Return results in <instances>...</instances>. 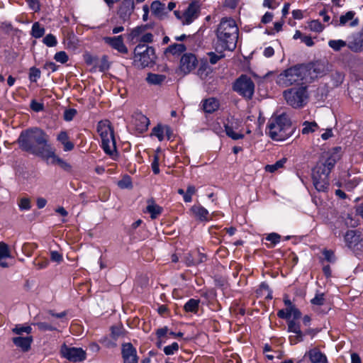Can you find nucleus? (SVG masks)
Instances as JSON below:
<instances>
[{
	"instance_id": "14",
	"label": "nucleus",
	"mask_w": 363,
	"mask_h": 363,
	"mask_svg": "<svg viewBox=\"0 0 363 363\" xmlns=\"http://www.w3.org/2000/svg\"><path fill=\"white\" fill-rule=\"evenodd\" d=\"M344 239L346 245L352 250H357L363 247V239L356 230H350L347 231Z\"/></svg>"
},
{
	"instance_id": "6",
	"label": "nucleus",
	"mask_w": 363,
	"mask_h": 363,
	"mask_svg": "<svg viewBox=\"0 0 363 363\" xmlns=\"http://www.w3.org/2000/svg\"><path fill=\"white\" fill-rule=\"evenodd\" d=\"M155 59V52L152 47L138 44L134 50L133 62L139 67L152 65Z\"/></svg>"
},
{
	"instance_id": "54",
	"label": "nucleus",
	"mask_w": 363,
	"mask_h": 363,
	"mask_svg": "<svg viewBox=\"0 0 363 363\" xmlns=\"http://www.w3.org/2000/svg\"><path fill=\"white\" fill-rule=\"evenodd\" d=\"M50 259L52 262L60 264L62 262L63 257H62V255L57 251H51L50 252Z\"/></svg>"
},
{
	"instance_id": "48",
	"label": "nucleus",
	"mask_w": 363,
	"mask_h": 363,
	"mask_svg": "<svg viewBox=\"0 0 363 363\" xmlns=\"http://www.w3.org/2000/svg\"><path fill=\"white\" fill-rule=\"evenodd\" d=\"M40 77V71L36 67H31L29 72V78L31 82H36Z\"/></svg>"
},
{
	"instance_id": "43",
	"label": "nucleus",
	"mask_w": 363,
	"mask_h": 363,
	"mask_svg": "<svg viewBox=\"0 0 363 363\" xmlns=\"http://www.w3.org/2000/svg\"><path fill=\"white\" fill-rule=\"evenodd\" d=\"M11 253L9 249V246L4 242H0V259L10 257Z\"/></svg>"
},
{
	"instance_id": "26",
	"label": "nucleus",
	"mask_w": 363,
	"mask_h": 363,
	"mask_svg": "<svg viewBox=\"0 0 363 363\" xmlns=\"http://www.w3.org/2000/svg\"><path fill=\"white\" fill-rule=\"evenodd\" d=\"M337 160V158L336 155H331L327 158L324 162L318 163L315 167L329 176L331 170L335 167Z\"/></svg>"
},
{
	"instance_id": "52",
	"label": "nucleus",
	"mask_w": 363,
	"mask_h": 363,
	"mask_svg": "<svg viewBox=\"0 0 363 363\" xmlns=\"http://www.w3.org/2000/svg\"><path fill=\"white\" fill-rule=\"evenodd\" d=\"M280 238L281 237L279 234L272 233L267 236L266 240L272 242L271 247H274L276 244L279 242Z\"/></svg>"
},
{
	"instance_id": "50",
	"label": "nucleus",
	"mask_w": 363,
	"mask_h": 363,
	"mask_svg": "<svg viewBox=\"0 0 363 363\" xmlns=\"http://www.w3.org/2000/svg\"><path fill=\"white\" fill-rule=\"evenodd\" d=\"M18 206L21 210H29L31 208L30 200L28 198H22L20 199Z\"/></svg>"
},
{
	"instance_id": "46",
	"label": "nucleus",
	"mask_w": 363,
	"mask_h": 363,
	"mask_svg": "<svg viewBox=\"0 0 363 363\" xmlns=\"http://www.w3.org/2000/svg\"><path fill=\"white\" fill-rule=\"evenodd\" d=\"M33 264L37 269H43L48 267L49 265V261L47 259H35L33 261Z\"/></svg>"
},
{
	"instance_id": "39",
	"label": "nucleus",
	"mask_w": 363,
	"mask_h": 363,
	"mask_svg": "<svg viewBox=\"0 0 363 363\" xmlns=\"http://www.w3.org/2000/svg\"><path fill=\"white\" fill-rule=\"evenodd\" d=\"M328 45L334 51L337 52L341 50L345 46H347V44L342 40H330L328 42Z\"/></svg>"
},
{
	"instance_id": "45",
	"label": "nucleus",
	"mask_w": 363,
	"mask_h": 363,
	"mask_svg": "<svg viewBox=\"0 0 363 363\" xmlns=\"http://www.w3.org/2000/svg\"><path fill=\"white\" fill-rule=\"evenodd\" d=\"M43 42L48 47H54L57 45V40L52 34H48L43 38Z\"/></svg>"
},
{
	"instance_id": "37",
	"label": "nucleus",
	"mask_w": 363,
	"mask_h": 363,
	"mask_svg": "<svg viewBox=\"0 0 363 363\" xmlns=\"http://www.w3.org/2000/svg\"><path fill=\"white\" fill-rule=\"evenodd\" d=\"M200 301L191 298L184 305V308L186 312L196 313L199 310Z\"/></svg>"
},
{
	"instance_id": "1",
	"label": "nucleus",
	"mask_w": 363,
	"mask_h": 363,
	"mask_svg": "<svg viewBox=\"0 0 363 363\" xmlns=\"http://www.w3.org/2000/svg\"><path fill=\"white\" fill-rule=\"evenodd\" d=\"M19 147L25 152L40 156L46 160L64 164V161L55 154V149L49 143L48 135L39 128H30L23 130L18 140Z\"/></svg>"
},
{
	"instance_id": "41",
	"label": "nucleus",
	"mask_w": 363,
	"mask_h": 363,
	"mask_svg": "<svg viewBox=\"0 0 363 363\" xmlns=\"http://www.w3.org/2000/svg\"><path fill=\"white\" fill-rule=\"evenodd\" d=\"M308 29L315 33H320L325 26L318 20H313L308 22Z\"/></svg>"
},
{
	"instance_id": "18",
	"label": "nucleus",
	"mask_w": 363,
	"mask_h": 363,
	"mask_svg": "<svg viewBox=\"0 0 363 363\" xmlns=\"http://www.w3.org/2000/svg\"><path fill=\"white\" fill-rule=\"evenodd\" d=\"M355 12L353 11H347L345 14L340 16L339 21L333 20L332 24L335 26H345L349 25L351 27H354L358 25L359 19L355 17Z\"/></svg>"
},
{
	"instance_id": "53",
	"label": "nucleus",
	"mask_w": 363,
	"mask_h": 363,
	"mask_svg": "<svg viewBox=\"0 0 363 363\" xmlns=\"http://www.w3.org/2000/svg\"><path fill=\"white\" fill-rule=\"evenodd\" d=\"M295 335H291L289 337V341L291 345H296L299 342H301L303 340V333L301 331L299 333H294Z\"/></svg>"
},
{
	"instance_id": "16",
	"label": "nucleus",
	"mask_w": 363,
	"mask_h": 363,
	"mask_svg": "<svg viewBox=\"0 0 363 363\" xmlns=\"http://www.w3.org/2000/svg\"><path fill=\"white\" fill-rule=\"evenodd\" d=\"M306 69V77L308 82L318 77L323 76L326 72V68L324 63L315 62L311 65H305Z\"/></svg>"
},
{
	"instance_id": "19",
	"label": "nucleus",
	"mask_w": 363,
	"mask_h": 363,
	"mask_svg": "<svg viewBox=\"0 0 363 363\" xmlns=\"http://www.w3.org/2000/svg\"><path fill=\"white\" fill-rule=\"evenodd\" d=\"M284 303L286 306L285 309H282L278 311L277 315L279 318H289L290 315H293L295 319H300L301 317V313L292 304L289 299H284Z\"/></svg>"
},
{
	"instance_id": "5",
	"label": "nucleus",
	"mask_w": 363,
	"mask_h": 363,
	"mask_svg": "<svg viewBox=\"0 0 363 363\" xmlns=\"http://www.w3.org/2000/svg\"><path fill=\"white\" fill-rule=\"evenodd\" d=\"M97 131L101 139V147L104 152L113 160H117L116 141L113 130L109 121H101L98 123Z\"/></svg>"
},
{
	"instance_id": "64",
	"label": "nucleus",
	"mask_w": 363,
	"mask_h": 363,
	"mask_svg": "<svg viewBox=\"0 0 363 363\" xmlns=\"http://www.w3.org/2000/svg\"><path fill=\"white\" fill-rule=\"evenodd\" d=\"M273 15L272 13L267 12L262 18L263 23H268L272 21Z\"/></svg>"
},
{
	"instance_id": "22",
	"label": "nucleus",
	"mask_w": 363,
	"mask_h": 363,
	"mask_svg": "<svg viewBox=\"0 0 363 363\" xmlns=\"http://www.w3.org/2000/svg\"><path fill=\"white\" fill-rule=\"evenodd\" d=\"M122 354L125 363H136L138 361L136 350L130 343L123 345Z\"/></svg>"
},
{
	"instance_id": "12",
	"label": "nucleus",
	"mask_w": 363,
	"mask_h": 363,
	"mask_svg": "<svg viewBox=\"0 0 363 363\" xmlns=\"http://www.w3.org/2000/svg\"><path fill=\"white\" fill-rule=\"evenodd\" d=\"M60 352L64 357L71 362H82L86 359V352L81 347H68L64 345Z\"/></svg>"
},
{
	"instance_id": "58",
	"label": "nucleus",
	"mask_w": 363,
	"mask_h": 363,
	"mask_svg": "<svg viewBox=\"0 0 363 363\" xmlns=\"http://www.w3.org/2000/svg\"><path fill=\"white\" fill-rule=\"evenodd\" d=\"M29 5V7L35 12L40 9V6L38 0H26Z\"/></svg>"
},
{
	"instance_id": "28",
	"label": "nucleus",
	"mask_w": 363,
	"mask_h": 363,
	"mask_svg": "<svg viewBox=\"0 0 363 363\" xmlns=\"http://www.w3.org/2000/svg\"><path fill=\"white\" fill-rule=\"evenodd\" d=\"M32 342L33 337L30 335L27 337L19 336L13 338L14 345L23 351H28L30 349Z\"/></svg>"
},
{
	"instance_id": "47",
	"label": "nucleus",
	"mask_w": 363,
	"mask_h": 363,
	"mask_svg": "<svg viewBox=\"0 0 363 363\" xmlns=\"http://www.w3.org/2000/svg\"><path fill=\"white\" fill-rule=\"evenodd\" d=\"M208 55L209 56V61L212 65L216 64L220 59L224 57V55L221 52L219 54L210 52L208 53Z\"/></svg>"
},
{
	"instance_id": "40",
	"label": "nucleus",
	"mask_w": 363,
	"mask_h": 363,
	"mask_svg": "<svg viewBox=\"0 0 363 363\" xmlns=\"http://www.w3.org/2000/svg\"><path fill=\"white\" fill-rule=\"evenodd\" d=\"M12 332L16 335H21L23 333L29 335L32 332V328L30 325H16L13 329Z\"/></svg>"
},
{
	"instance_id": "21",
	"label": "nucleus",
	"mask_w": 363,
	"mask_h": 363,
	"mask_svg": "<svg viewBox=\"0 0 363 363\" xmlns=\"http://www.w3.org/2000/svg\"><path fill=\"white\" fill-rule=\"evenodd\" d=\"M132 123L135 130L139 133H142L147 130L149 119L142 113H136L133 116Z\"/></svg>"
},
{
	"instance_id": "33",
	"label": "nucleus",
	"mask_w": 363,
	"mask_h": 363,
	"mask_svg": "<svg viewBox=\"0 0 363 363\" xmlns=\"http://www.w3.org/2000/svg\"><path fill=\"white\" fill-rule=\"evenodd\" d=\"M319 128L318 125L316 122L312 121H304L303 123V128L301 130L302 134L307 135L309 133H314L315 131L318 130Z\"/></svg>"
},
{
	"instance_id": "13",
	"label": "nucleus",
	"mask_w": 363,
	"mask_h": 363,
	"mask_svg": "<svg viewBox=\"0 0 363 363\" xmlns=\"http://www.w3.org/2000/svg\"><path fill=\"white\" fill-rule=\"evenodd\" d=\"M312 178L313 185L318 191H325L328 189L329 186L328 175L315 167L313 169Z\"/></svg>"
},
{
	"instance_id": "17",
	"label": "nucleus",
	"mask_w": 363,
	"mask_h": 363,
	"mask_svg": "<svg viewBox=\"0 0 363 363\" xmlns=\"http://www.w3.org/2000/svg\"><path fill=\"white\" fill-rule=\"evenodd\" d=\"M303 362L310 361L311 363H327L326 355L318 347L311 348L307 351L302 359Z\"/></svg>"
},
{
	"instance_id": "25",
	"label": "nucleus",
	"mask_w": 363,
	"mask_h": 363,
	"mask_svg": "<svg viewBox=\"0 0 363 363\" xmlns=\"http://www.w3.org/2000/svg\"><path fill=\"white\" fill-rule=\"evenodd\" d=\"M150 10L152 14L159 19H162L167 13L165 4L161 3L160 1H152L150 5Z\"/></svg>"
},
{
	"instance_id": "30",
	"label": "nucleus",
	"mask_w": 363,
	"mask_h": 363,
	"mask_svg": "<svg viewBox=\"0 0 363 363\" xmlns=\"http://www.w3.org/2000/svg\"><path fill=\"white\" fill-rule=\"evenodd\" d=\"M57 140L63 145L65 151H70L74 148V144L69 140V136L66 131H61L58 134Z\"/></svg>"
},
{
	"instance_id": "55",
	"label": "nucleus",
	"mask_w": 363,
	"mask_h": 363,
	"mask_svg": "<svg viewBox=\"0 0 363 363\" xmlns=\"http://www.w3.org/2000/svg\"><path fill=\"white\" fill-rule=\"evenodd\" d=\"M151 167L154 174H157L160 173L159 157L157 155H155L153 156V160L152 162Z\"/></svg>"
},
{
	"instance_id": "57",
	"label": "nucleus",
	"mask_w": 363,
	"mask_h": 363,
	"mask_svg": "<svg viewBox=\"0 0 363 363\" xmlns=\"http://www.w3.org/2000/svg\"><path fill=\"white\" fill-rule=\"evenodd\" d=\"M279 5V2L277 0H264L263 2V6L264 7L272 9H276Z\"/></svg>"
},
{
	"instance_id": "36",
	"label": "nucleus",
	"mask_w": 363,
	"mask_h": 363,
	"mask_svg": "<svg viewBox=\"0 0 363 363\" xmlns=\"http://www.w3.org/2000/svg\"><path fill=\"white\" fill-rule=\"evenodd\" d=\"M286 162V159L282 158V159L278 160L277 162H276L273 164L266 165L264 167V169L266 172H268L270 173H274V172L278 171L279 169L283 168Z\"/></svg>"
},
{
	"instance_id": "42",
	"label": "nucleus",
	"mask_w": 363,
	"mask_h": 363,
	"mask_svg": "<svg viewBox=\"0 0 363 363\" xmlns=\"http://www.w3.org/2000/svg\"><path fill=\"white\" fill-rule=\"evenodd\" d=\"M264 354L267 361H273L275 359H279L280 354L276 351H272L268 345L264 348Z\"/></svg>"
},
{
	"instance_id": "3",
	"label": "nucleus",
	"mask_w": 363,
	"mask_h": 363,
	"mask_svg": "<svg viewBox=\"0 0 363 363\" xmlns=\"http://www.w3.org/2000/svg\"><path fill=\"white\" fill-rule=\"evenodd\" d=\"M218 45L221 50H233L236 48L238 38V28L235 21L230 18L221 19L216 30Z\"/></svg>"
},
{
	"instance_id": "20",
	"label": "nucleus",
	"mask_w": 363,
	"mask_h": 363,
	"mask_svg": "<svg viewBox=\"0 0 363 363\" xmlns=\"http://www.w3.org/2000/svg\"><path fill=\"white\" fill-rule=\"evenodd\" d=\"M104 41L109 45L111 48L116 50L121 53H128V48L123 43V38L122 35L116 37H104Z\"/></svg>"
},
{
	"instance_id": "34",
	"label": "nucleus",
	"mask_w": 363,
	"mask_h": 363,
	"mask_svg": "<svg viewBox=\"0 0 363 363\" xmlns=\"http://www.w3.org/2000/svg\"><path fill=\"white\" fill-rule=\"evenodd\" d=\"M45 28L39 22H35L31 28L30 35L35 38H40L45 34Z\"/></svg>"
},
{
	"instance_id": "15",
	"label": "nucleus",
	"mask_w": 363,
	"mask_h": 363,
	"mask_svg": "<svg viewBox=\"0 0 363 363\" xmlns=\"http://www.w3.org/2000/svg\"><path fill=\"white\" fill-rule=\"evenodd\" d=\"M198 64V60L195 55L192 53H185L180 60L179 69L182 72L186 74L195 69Z\"/></svg>"
},
{
	"instance_id": "11",
	"label": "nucleus",
	"mask_w": 363,
	"mask_h": 363,
	"mask_svg": "<svg viewBox=\"0 0 363 363\" xmlns=\"http://www.w3.org/2000/svg\"><path fill=\"white\" fill-rule=\"evenodd\" d=\"M241 123V121L234 116L228 117L224 125L227 135L233 140L242 139L244 134L240 129Z\"/></svg>"
},
{
	"instance_id": "10",
	"label": "nucleus",
	"mask_w": 363,
	"mask_h": 363,
	"mask_svg": "<svg viewBox=\"0 0 363 363\" xmlns=\"http://www.w3.org/2000/svg\"><path fill=\"white\" fill-rule=\"evenodd\" d=\"M147 26L143 25L133 28L129 34V38L131 41L138 44L142 43H151L153 42L154 36L150 33L147 32Z\"/></svg>"
},
{
	"instance_id": "56",
	"label": "nucleus",
	"mask_w": 363,
	"mask_h": 363,
	"mask_svg": "<svg viewBox=\"0 0 363 363\" xmlns=\"http://www.w3.org/2000/svg\"><path fill=\"white\" fill-rule=\"evenodd\" d=\"M323 254L325 257V259L329 262H334L335 260V255L333 251L324 250Z\"/></svg>"
},
{
	"instance_id": "32",
	"label": "nucleus",
	"mask_w": 363,
	"mask_h": 363,
	"mask_svg": "<svg viewBox=\"0 0 363 363\" xmlns=\"http://www.w3.org/2000/svg\"><path fill=\"white\" fill-rule=\"evenodd\" d=\"M166 78L167 77L164 74L149 73L146 80L150 84L159 85L163 83Z\"/></svg>"
},
{
	"instance_id": "44",
	"label": "nucleus",
	"mask_w": 363,
	"mask_h": 363,
	"mask_svg": "<svg viewBox=\"0 0 363 363\" xmlns=\"http://www.w3.org/2000/svg\"><path fill=\"white\" fill-rule=\"evenodd\" d=\"M33 324L37 325L40 331H52L57 330V328L55 326L45 322H38Z\"/></svg>"
},
{
	"instance_id": "61",
	"label": "nucleus",
	"mask_w": 363,
	"mask_h": 363,
	"mask_svg": "<svg viewBox=\"0 0 363 363\" xmlns=\"http://www.w3.org/2000/svg\"><path fill=\"white\" fill-rule=\"evenodd\" d=\"M75 114L76 111L74 109L67 110L65 112V119L67 121H69L73 118Z\"/></svg>"
},
{
	"instance_id": "9",
	"label": "nucleus",
	"mask_w": 363,
	"mask_h": 363,
	"mask_svg": "<svg viewBox=\"0 0 363 363\" xmlns=\"http://www.w3.org/2000/svg\"><path fill=\"white\" fill-rule=\"evenodd\" d=\"M200 9V3L198 1H194L189 4L188 8L182 14L179 11H175L174 15L182 21L184 25H189L199 17Z\"/></svg>"
},
{
	"instance_id": "59",
	"label": "nucleus",
	"mask_w": 363,
	"mask_h": 363,
	"mask_svg": "<svg viewBox=\"0 0 363 363\" xmlns=\"http://www.w3.org/2000/svg\"><path fill=\"white\" fill-rule=\"evenodd\" d=\"M325 301L324 295L317 294L312 300L311 303L314 305L322 306L323 305Z\"/></svg>"
},
{
	"instance_id": "27",
	"label": "nucleus",
	"mask_w": 363,
	"mask_h": 363,
	"mask_svg": "<svg viewBox=\"0 0 363 363\" xmlns=\"http://www.w3.org/2000/svg\"><path fill=\"white\" fill-rule=\"evenodd\" d=\"M190 211L193 216L200 221H208L210 219L208 211L201 205L193 206Z\"/></svg>"
},
{
	"instance_id": "35",
	"label": "nucleus",
	"mask_w": 363,
	"mask_h": 363,
	"mask_svg": "<svg viewBox=\"0 0 363 363\" xmlns=\"http://www.w3.org/2000/svg\"><path fill=\"white\" fill-rule=\"evenodd\" d=\"M186 50V47L184 44H172L167 49L166 53H171L173 55H179Z\"/></svg>"
},
{
	"instance_id": "2",
	"label": "nucleus",
	"mask_w": 363,
	"mask_h": 363,
	"mask_svg": "<svg viewBox=\"0 0 363 363\" xmlns=\"http://www.w3.org/2000/svg\"><path fill=\"white\" fill-rule=\"evenodd\" d=\"M294 132L291 119L286 113L273 115L267 122L266 134L273 140H286Z\"/></svg>"
},
{
	"instance_id": "7",
	"label": "nucleus",
	"mask_w": 363,
	"mask_h": 363,
	"mask_svg": "<svg viewBox=\"0 0 363 363\" xmlns=\"http://www.w3.org/2000/svg\"><path fill=\"white\" fill-rule=\"evenodd\" d=\"M286 103L294 108L303 107L307 102L308 93L306 86L301 85L298 88L287 89L283 93Z\"/></svg>"
},
{
	"instance_id": "51",
	"label": "nucleus",
	"mask_w": 363,
	"mask_h": 363,
	"mask_svg": "<svg viewBox=\"0 0 363 363\" xmlns=\"http://www.w3.org/2000/svg\"><path fill=\"white\" fill-rule=\"evenodd\" d=\"M179 349V345L177 342H173L172 345L166 346L164 348V352L167 354H173Z\"/></svg>"
},
{
	"instance_id": "23",
	"label": "nucleus",
	"mask_w": 363,
	"mask_h": 363,
	"mask_svg": "<svg viewBox=\"0 0 363 363\" xmlns=\"http://www.w3.org/2000/svg\"><path fill=\"white\" fill-rule=\"evenodd\" d=\"M347 47L352 52H359L363 50V33L359 32L353 35L352 40L349 42Z\"/></svg>"
},
{
	"instance_id": "24",
	"label": "nucleus",
	"mask_w": 363,
	"mask_h": 363,
	"mask_svg": "<svg viewBox=\"0 0 363 363\" xmlns=\"http://www.w3.org/2000/svg\"><path fill=\"white\" fill-rule=\"evenodd\" d=\"M220 107L219 101L213 97L206 99L201 101V108L206 113H212Z\"/></svg>"
},
{
	"instance_id": "38",
	"label": "nucleus",
	"mask_w": 363,
	"mask_h": 363,
	"mask_svg": "<svg viewBox=\"0 0 363 363\" xmlns=\"http://www.w3.org/2000/svg\"><path fill=\"white\" fill-rule=\"evenodd\" d=\"M170 128L169 126H161L158 125L154 128L152 134L158 138L160 141L163 140L165 138L164 132H169Z\"/></svg>"
},
{
	"instance_id": "31",
	"label": "nucleus",
	"mask_w": 363,
	"mask_h": 363,
	"mask_svg": "<svg viewBox=\"0 0 363 363\" xmlns=\"http://www.w3.org/2000/svg\"><path fill=\"white\" fill-rule=\"evenodd\" d=\"M287 320L288 330L291 333H299L301 331V327L299 324L300 319H295L293 315H290L289 318H282Z\"/></svg>"
},
{
	"instance_id": "63",
	"label": "nucleus",
	"mask_w": 363,
	"mask_h": 363,
	"mask_svg": "<svg viewBox=\"0 0 363 363\" xmlns=\"http://www.w3.org/2000/svg\"><path fill=\"white\" fill-rule=\"evenodd\" d=\"M301 41L308 47L313 46L314 45V42L310 36L303 35Z\"/></svg>"
},
{
	"instance_id": "62",
	"label": "nucleus",
	"mask_w": 363,
	"mask_h": 363,
	"mask_svg": "<svg viewBox=\"0 0 363 363\" xmlns=\"http://www.w3.org/2000/svg\"><path fill=\"white\" fill-rule=\"evenodd\" d=\"M150 9V8L147 4L143 5V11L144 13L143 15V21L145 22L147 21V20L149 19Z\"/></svg>"
},
{
	"instance_id": "8",
	"label": "nucleus",
	"mask_w": 363,
	"mask_h": 363,
	"mask_svg": "<svg viewBox=\"0 0 363 363\" xmlns=\"http://www.w3.org/2000/svg\"><path fill=\"white\" fill-rule=\"evenodd\" d=\"M233 89L243 97L252 99L255 91V84L246 75H242L234 83Z\"/></svg>"
},
{
	"instance_id": "29",
	"label": "nucleus",
	"mask_w": 363,
	"mask_h": 363,
	"mask_svg": "<svg viewBox=\"0 0 363 363\" xmlns=\"http://www.w3.org/2000/svg\"><path fill=\"white\" fill-rule=\"evenodd\" d=\"M146 211L150 214L152 219L156 218L162 211V207L155 203L152 199H149L147 201Z\"/></svg>"
},
{
	"instance_id": "60",
	"label": "nucleus",
	"mask_w": 363,
	"mask_h": 363,
	"mask_svg": "<svg viewBox=\"0 0 363 363\" xmlns=\"http://www.w3.org/2000/svg\"><path fill=\"white\" fill-rule=\"evenodd\" d=\"M30 108L34 111L38 112L43 109V105L35 100H33L30 103Z\"/></svg>"
},
{
	"instance_id": "4",
	"label": "nucleus",
	"mask_w": 363,
	"mask_h": 363,
	"mask_svg": "<svg viewBox=\"0 0 363 363\" xmlns=\"http://www.w3.org/2000/svg\"><path fill=\"white\" fill-rule=\"evenodd\" d=\"M304 65H298L291 67L277 75L276 82L281 86L287 87L293 84L308 82Z\"/></svg>"
},
{
	"instance_id": "49",
	"label": "nucleus",
	"mask_w": 363,
	"mask_h": 363,
	"mask_svg": "<svg viewBox=\"0 0 363 363\" xmlns=\"http://www.w3.org/2000/svg\"><path fill=\"white\" fill-rule=\"evenodd\" d=\"M55 60L57 62H61V63H65L68 61V55L67 53L64 51H60L57 52L54 56Z\"/></svg>"
}]
</instances>
